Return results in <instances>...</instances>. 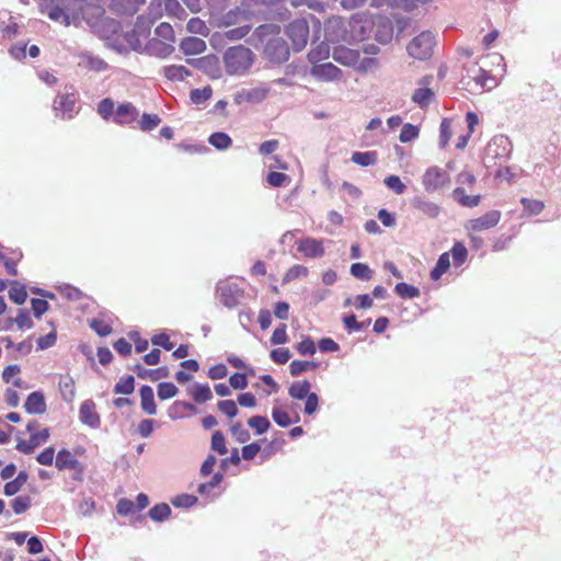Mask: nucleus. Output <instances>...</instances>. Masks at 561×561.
Returning <instances> with one entry per match:
<instances>
[{
  "label": "nucleus",
  "instance_id": "42",
  "mask_svg": "<svg viewBox=\"0 0 561 561\" xmlns=\"http://www.w3.org/2000/svg\"><path fill=\"white\" fill-rule=\"evenodd\" d=\"M350 272L352 276L359 280H369L373 277V270L362 262H356L351 265Z\"/></svg>",
  "mask_w": 561,
  "mask_h": 561
},
{
  "label": "nucleus",
  "instance_id": "15",
  "mask_svg": "<svg viewBox=\"0 0 561 561\" xmlns=\"http://www.w3.org/2000/svg\"><path fill=\"white\" fill-rule=\"evenodd\" d=\"M270 92V88L266 85L255 87L252 89H242L234 95V102L241 104L242 102L248 103H261L263 102Z\"/></svg>",
  "mask_w": 561,
  "mask_h": 561
},
{
  "label": "nucleus",
  "instance_id": "40",
  "mask_svg": "<svg viewBox=\"0 0 561 561\" xmlns=\"http://www.w3.org/2000/svg\"><path fill=\"white\" fill-rule=\"evenodd\" d=\"M160 123L161 118L159 115L145 112L139 121V129L145 133H149L158 127Z\"/></svg>",
  "mask_w": 561,
  "mask_h": 561
},
{
  "label": "nucleus",
  "instance_id": "30",
  "mask_svg": "<svg viewBox=\"0 0 561 561\" xmlns=\"http://www.w3.org/2000/svg\"><path fill=\"white\" fill-rule=\"evenodd\" d=\"M208 142L219 151H225L232 146L231 137L225 131L211 133L208 137Z\"/></svg>",
  "mask_w": 561,
  "mask_h": 561
},
{
  "label": "nucleus",
  "instance_id": "50",
  "mask_svg": "<svg viewBox=\"0 0 561 561\" xmlns=\"http://www.w3.org/2000/svg\"><path fill=\"white\" fill-rule=\"evenodd\" d=\"M114 107V101L110 98H105L99 102L98 113L105 121H108L111 118L113 119V116L115 114Z\"/></svg>",
  "mask_w": 561,
  "mask_h": 561
},
{
  "label": "nucleus",
  "instance_id": "10",
  "mask_svg": "<svg viewBox=\"0 0 561 561\" xmlns=\"http://www.w3.org/2000/svg\"><path fill=\"white\" fill-rule=\"evenodd\" d=\"M325 39L331 43L350 42L348 22L341 18L330 20L324 27Z\"/></svg>",
  "mask_w": 561,
  "mask_h": 561
},
{
  "label": "nucleus",
  "instance_id": "32",
  "mask_svg": "<svg viewBox=\"0 0 561 561\" xmlns=\"http://www.w3.org/2000/svg\"><path fill=\"white\" fill-rule=\"evenodd\" d=\"M453 197L463 207H476L481 201L480 195H467L462 187H456L453 191Z\"/></svg>",
  "mask_w": 561,
  "mask_h": 561
},
{
  "label": "nucleus",
  "instance_id": "44",
  "mask_svg": "<svg viewBox=\"0 0 561 561\" xmlns=\"http://www.w3.org/2000/svg\"><path fill=\"white\" fill-rule=\"evenodd\" d=\"M213 95V89L210 85H206L202 89H193L190 92V100L193 104L199 105L209 100Z\"/></svg>",
  "mask_w": 561,
  "mask_h": 561
},
{
  "label": "nucleus",
  "instance_id": "45",
  "mask_svg": "<svg viewBox=\"0 0 561 561\" xmlns=\"http://www.w3.org/2000/svg\"><path fill=\"white\" fill-rule=\"evenodd\" d=\"M319 367V363L311 360H298L295 359L289 365V370L293 376H299L304 371L309 369H316Z\"/></svg>",
  "mask_w": 561,
  "mask_h": 561
},
{
  "label": "nucleus",
  "instance_id": "13",
  "mask_svg": "<svg viewBox=\"0 0 561 561\" xmlns=\"http://www.w3.org/2000/svg\"><path fill=\"white\" fill-rule=\"evenodd\" d=\"M309 73L318 81L332 82L342 77V70L332 62L313 65Z\"/></svg>",
  "mask_w": 561,
  "mask_h": 561
},
{
  "label": "nucleus",
  "instance_id": "59",
  "mask_svg": "<svg viewBox=\"0 0 561 561\" xmlns=\"http://www.w3.org/2000/svg\"><path fill=\"white\" fill-rule=\"evenodd\" d=\"M31 307L35 318L39 319L49 309V304L44 298H32Z\"/></svg>",
  "mask_w": 561,
  "mask_h": 561
},
{
  "label": "nucleus",
  "instance_id": "26",
  "mask_svg": "<svg viewBox=\"0 0 561 561\" xmlns=\"http://www.w3.org/2000/svg\"><path fill=\"white\" fill-rule=\"evenodd\" d=\"M162 73L169 81H173V82L183 81L187 77L192 76V71L182 65L164 66L162 68Z\"/></svg>",
  "mask_w": 561,
  "mask_h": 561
},
{
  "label": "nucleus",
  "instance_id": "22",
  "mask_svg": "<svg viewBox=\"0 0 561 561\" xmlns=\"http://www.w3.org/2000/svg\"><path fill=\"white\" fill-rule=\"evenodd\" d=\"M49 437L48 428H44L43 431L31 434L30 440H20L16 444V449L24 454H31L34 448H36L41 442H46Z\"/></svg>",
  "mask_w": 561,
  "mask_h": 561
},
{
  "label": "nucleus",
  "instance_id": "43",
  "mask_svg": "<svg viewBox=\"0 0 561 561\" xmlns=\"http://www.w3.org/2000/svg\"><path fill=\"white\" fill-rule=\"evenodd\" d=\"M450 254L453 256L454 265L459 267L467 261L468 250L462 242L457 241L450 249Z\"/></svg>",
  "mask_w": 561,
  "mask_h": 561
},
{
  "label": "nucleus",
  "instance_id": "46",
  "mask_svg": "<svg viewBox=\"0 0 561 561\" xmlns=\"http://www.w3.org/2000/svg\"><path fill=\"white\" fill-rule=\"evenodd\" d=\"M296 350L302 356H312L317 352V345L311 336L305 335L296 345Z\"/></svg>",
  "mask_w": 561,
  "mask_h": 561
},
{
  "label": "nucleus",
  "instance_id": "31",
  "mask_svg": "<svg viewBox=\"0 0 561 561\" xmlns=\"http://www.w3.org/2000/svg\"><path fill=\"white\" fill-rule=\"evenodd\" d=\"M450 267V256L448 252L442 253L435 266L432 268L430 276L432 280H438Z\"/></svg>",
  "mask_w": 561,
  "mask_h": 561
},
{
  "label": "nucleus",
  "instance_id": "61",
  "mask_svg": "<svg viewBox=\"0 0 561 561\" xmlns=\"http://www.w3.org/2000/svg\"><path fill=\"white\" fill-rule=\"evenodd\" d=\"M270 357L276 364H286L290 359L291 354L288 348L278 347L271 351Z\"/></svg>",
  "mask_w": 561,
  "mask_h": 561
},
{
  "label": "nucleus",
  "instance_id": "29",
  "mask_svg": "<svg viewBox=\"0 0 561 561\" xmlns=\"http://www.w3.org/2000/svg\"><path fill=\"white\" fill-rule=\"evenodd\" d=\"M9 298L18 306H22L27 299L26 286L19 280H11Z\"/></svg>",
  "mask_w": 561,
  "mask_h": 561
},
{
  "label": "nucleus",
  "instance_id": "24",
  "mask_svg": "<svg viewBox=\"0 0 561 561\" xmlns=\"http://www.w3.org/2000/svg\"><path fill=\"white\" fill-rule=\"evenodd\" d=\"M466 123L468 126V133L460 135L456 141V148L459 150H462L466 148V146L468 145V141L474 130V127L479 124L478 114L472 111L467 112L466 113Z\"/></svg>",
  "mask_w": 561,
  "mask_h": 561
},
{
  "label": "nucleus",
  "instance_id": "57",
  "mask_svg": "<svg viewBox=\"0 0 561 561\" xmlns=\"http://www.w3.org/2000/svg\"><path fill=\"white\" fill-rule=\"evenodd\" d=\"M248 424L257 434H263L270 428V421L265 416L255 415L249 419Z\"/></svg>",
  "mask_w": 561,
  "mask_h": 561
},
{
  "label": "nucleus",
  "instance_id": "56",
  "mask_svg": "<svg viewBox=\"0 0 561 561\" xmlns=\"http://www.w3.org/2000/svg\"><path fill=\"white\" fill-rule=\"evenodd\" d=\"M307 274L308 268L306 266L296 264L286 272L282 283L287 284L296 278L307 276Z\"/></svg>",
  "mask_w": 561,
  "mask_h": 561
},
{
  "label": "nucleus",
  "instance_id": "62",
  "mask_svg": "<svg viewBox=\"0 0 561 561\" xmlns=\"http://www.w3.org/2000/svg\"><path fill=\"white\" fill-rule=\"evenodd\" d=\"M151 343L156 346L162 347L165 351H172L174 348V343L170 341L169 335L164 332L154 334L151 337Z\"/></svg>",
  "mask_w": 561,
  "mask_h": 561
},
{
  "label": "nucleus",
  "instance_id": "35",
  "mask_svg": "<svg viewBox=\"0 0 561 561\" xmlns=\"http://www.w3.org/2000/svg\"><path fill=\"white\" fill-rule=\"evenodd\" d=\"M377 158L378 153L376 151H355L351 160L360 167H369L377 162Z\"/></svg>",
  "mask_w": 561,
  "mask_h": 561
},
{
  "label": "nucleus",
  "instance_id": "38",
  "mask_svg": "<svg viewBox=\"0 0 561 561\" xmlns=\"http://www.w3.org/2000/svg\"><path fill=\"white\" fill-rule=\"evenodd\" d=\"M433 98L434 92L430 88H417L412 94V101L421 108L427 107Z\"/></svg>",
  "mask_w": 561,
  "mask_h": 561
},
{
  "label": "nucleus",
  "instance_id": "55",
  "mask_svg": "<svg viewBox=\"0 0 561 561\" xmlns=\"http://www.w3.org/2000/svg\"><path fill=\"white\" fill-rule=\"evenodd\" d=\"M57 333L56 329L51 330L49 333L42 335L36 341V350L44 351L56 344Z\"/></svg>",
  "mask_w": 561,
  "mask_h": 561
},
{
  "label": "nucleus",
  "instance_id": "6",
  "mask_svg": "<svg viewBox=\"0 0 561 561\" xmlns=\"http://www.w3.org/2000/svg\"><path fill=\"white\" fill-rule=\"evenodd\" d=\"M285 33L291 41L293 50L299 53L308 44L310 26L306 19H296L285 27Z\"/></svg>",
  "mask_w": 561,
  "mask_h": 561
},
{
  "label": "nucleus",
  "instance_id": "20",
  "mask_svg": "<svg viewBox=\"0 0 561 561\" xmlns=\"http://www.w3.org/2000/svg\"><path fill=\"white\" fill-rule=\"evenodd\" d=\"M298 250L304 253L305 256L310 259L321 257L324 254L322 241L312 238H305L300 240Z\"/></svg>",
  "mask_w": 561,
  "mask_h": 561
},
{
  "label": "nucleus",
  "instance_id": "28",
  "mask_svg": "<svg viewBox=\"0 0 561 561\" xmlns=\"http://www.w3.org/2000/svg\"><path fill=\"white\" fill-rule=\"evenodd\" d=\"M28 413L42 414L46 411V403L42 392L35 391L31 393L24 404Z\"/></svg>",
  "mask_w": 561,
  "mask_h": 561
},
{
  "label": "nucleus",
  "instance_id": "39",
  "mask_svg": "<svg viewBox=\"0 0 561 561\" xmlns=\"http://www.w3.org/2000/svg\"><path fill=\"white\" fill-rule=\"evenodd\" d=\"M27 479L28 474L25 471H20L14 480L5 483L3 490L4 494L7 496H12L16 494L21 490V488L26 483Z\"/></svg>",
  "mask_w": 561,
  "mask_h": 561
},
{
  "label": "nucleus",
  "instance_id": "12",
  "mask_svg": "<svg viewBox=\"0 0 561 561\" xmlns=\"http://www.w3.org/2000/svg\"><path fill=\"white\" fill-rule=\"evenodd\" d=\"M373 36L379 44H389L393 38V23L391 19L385 15L374 16Z\"/></svg>",
  "mask_w": 561,
  "mask_h": 561
},
{
  "label": "nucleus",
  "instance_id": "58",
  "mask_svg": "<svg viewBox=\"0 0 561 561\" xmlns=\"http://www.w3.org/2000/svg\"><path fill=\"white\" fill-rule=\"evenodd\" d=\"M287 325L285 323H279L276 329L274 330L271 343L273 345H282L288 342V335H287Z\"/></svg>",
  "mask_w": 561,
  "mask_h": 561
},
{
  "label": "nucleus",
  "instance_id": "23",
  "mask_svg": "<svg viewBox=\"0 0 561 561\" xmlns=\"http://www.w3.org/2000/svg\"><path fill=\"white\" fill-rule=\"evenodd\" d=\"M180 49L184 55H197L206 49V43L202 38L188 36L181 41Z\"/></svg>",
  "mask_w": 561,
  "mask_h": 561
},
{
  "label": "nucleus",
  "instance_id": "16",
  "mask_svg": "<svg viewBox=\"0 0 561 561\" xmlns=\"http://www.w3.org/2000/svg\"><path fill=\"white\" fill-rule=\"evenodd\" d=\"M501 219L500 210H490L484 215L470 220L469 228L473 231H482L495 227Z\"/></svg>",
  "mask_w": 561,
  "mask_h": 561
},
{
  "label": "nucleus",
  "instance_id": "25",
  "mask_svg": "<svg viewBox=\"0 0 561 561\" xmlns=\"http://www.w3.org/2000/svg\"><path fill=\"white\" fill-rule=\"evenodd\" d=\"M80 58L84 64V67L90 71L103 72L108 68V64L104 59L99 56H94L90 51H82L80 54Z\"/></svg>",
  "mask_w": 561,
  "mask_h": 561
},
{
  "label": "nucleus",
  "instance_id": "21",
  "mask_svg": "<svg viewBox=\"0 0 561 561\" xmlns=\"http://www.w3.org/2000/svg\"><path fill=\"white\" fill-rule=\"evenodd\" d=\"M76 98L73 94L58 95L54 101V110L61 112L64 117L71 118L73 116Z\"/></svg>",
  "mask_w": 561,
  "mask_h": 561
},
{
  "label": "nucleus",
  "instance_id": "2",
  "mask_svg": "<svg viewBox=\"0 0 561 561\" xmlns=\"http://www.w3.org/2000/svg\"><path fill=\"white\" fill-rule=\"evenodd\" d=\"M222 59L229 76H243L253 65L254 54L244 45H237L229 47Z\"/></svg>",
  "mask_w": 561,
  "mask_h": 561
},
{
  "label": "nucleus",
  "instance_id": "63",
  "mask_svg": "<svg viewBox=\"0 0 561 561\" xmlns=\"http://www.w3.org/2000/svg\"><path fill=\"white\" fill-rule=\"evenodd\" d=\"M48 18L51 21H56V22L62 20V22L66 26L70 25L69 14L65 11V9H62L58 5H55L49 9Z\"/></svg>",
  "mask_w": 561,
  "mask_h": 561
},
{
  "label": "nucleus",
  "instance_id": "11",
  "mask_svg": "<svg viewBox=\"0 0 561 561\" xmlns=\"http://www.w3.org/2000/svg\"><path fill=\"white\" fill-rule=\"evenodd\" d=\"M488 151L492 153L494 158L506 162L511 159L513 145L507 136L496 135L490 140Z\"/></svg>",
  "mask_w": 561,
  "mask_h": 561
},
{
  "label": "nucleus",
  "instance_id": "53",
  "mask_svg": "<svg viewBox=\"0 0 561 561\" xmlns=\"http://www.w3.org/2000/svg\"><path fill=\"white\" fill-rule=\"evenodd\" d=\"M15 324L20 330L32 329L34 322L31 319L30 311L25 308L19 309L18 316L14 318Z\"/></svg>",
  "mask_w": 561,
  "mask_h": 561
},
{
  "label": "nucleus",
  "instance_id": "27",
  "mask_svg": "<svg viewBox=\"0 0 561 561\" xmlns=\"http://www.w3.org/2000/svg\"><path fill=\"white\" fill-rule=\"evenodd\" d=\"M142 21H144V16L142 15L137 16V20H136V23H135V27L131 31L126 32L124 34V39L126 41V43L129 45V47L134 51H144V47H142L141 41H140V37L142 35L138 31L140 28V23Z\"/></svg>",
  "mask_w": 561,
  "mask_h": 561
},
{
  "label": "nucleus",
  "instance_id": "14",
  "mask_svg": "<svg viewBox=\"0 0 561 561\" xmlns=\"http://www.w3.org/2000/svg\"><path fill=\"white\" fill-rule=\"evenodd\" d=\"M410 204L420 214L431 219L437 218L442 211V207L437 203L427 199L424 195H415Z\"/></svg>",
  "mask_w": 561,
  "mask_h": 561
},
{
  "label": "nucleus",
  "instance_id": "9",
  "mask_svg": "<svg viewBox=\"0 0 561 561\" xmlns=\"http://www.w3.org/2000/svg\"><path fill=\"white\" fill-rule=\"evenodd\" d=\"M187 64L195 69L203 71L213 79H217L221 75L219 58L215 54H209L199 58L187 59Z\"/></svg>",
  "mask_w": 561,
  "mask_h": 561
},
{
  "label": "nucleus",
  "instance_id": "41",
  "mask_svg": "<svg viewBox=\"0 0 561 561\" xmlns=\"http://www.w3.org/2000/svg\"><path fill=\"white\" fill-rule=\"evenodd\" d=\"M520 204L523 206L524 213H526L529 216L539 215L545 208L543 202H541L539 199L522 197Z\"/></svg>",
  "mask_w": 561,
  "mask_h": 561
},
{
  "label": "nucleus",
  "instance_id": "5",
  "mask_svg": "<svg viewBox=\"0 0 561 561\" xmlns=\"http://www.w3.org/2000/svg\"><path fill=\"white\" fill-rule=\"evenodd\" d=\"M374 15L356 13L348 21L350 42H364L371 37L374 31Z\"/></svg>",
  "mask_w": 561,
  "mask_h": 561
},
{
  "label": "nucleus",
  "instance_id": "4",
  "mask_svg": "<svg viewBox=\"0 0 561 561\" xmlns=\"http://www.w3.org/2000/svg\"><path fill=\"white\" fill-rule=\"evenodd\" d=\"M435 44V35L431 31H423L411 39L407 50L412 58L426 60L432 57Z\"/></svg>",
  "mask_w": 561,
  "mask_h": 561
},
{
  "label": "nucleus",
  "instance_id": "54",
  "mask_svg": "<svg viewBox=\"0 0 561 561\" xmlns=\"http://www.w3.org/2000/svg\"><path fill=\"white\" fill-rule=\"evenodd\" d=\"M383 183L389 190L393 191L398 195L403 194L407 188L400 176L394 174L386 176Z\"/></svg>",
  "mask_w": 561,
  "mask_h": 561
},
{
  "label": "nucleus",
  "instance_id": "64",
  "mask_svg": "<svg viewBox=\"0 0 561 561\" xmlns=\"http://www.w3.org/2000/svg\"><path fill=\"white\" fill-rule=\"evenodd\" d=\"M154 33L159 38L174 42V31H173L172 26L167 22L160 23L156 27Z\"/></svg>",
  "mask_w": 561,
  "mask_h": 561
},
{
  "label": "nucleus",
  "instance_id": "17",
  "mask_svg": "<svg viewBox=\"0 0 561 561\" xmlns=\"http://www.w3.org/2000/svg\"><path fill=\"white\" fill-rule=\"evenodd\" d=\"M144 51L149 56L164 59L174 51V47L159 38H151L144 46Z\"/></svg>",
  "mask_w": 561,
  "mask_h": 561
},
{
  "label": "nucleus",
  "instance_id": "1",
  "mask_svg": "<svg viewBox=\"0 0 561 561\" xmlns=\"http://www.w3.org/2000/svg\"><path fill=\"white\" fill-rule=\"evenodd\" d=\"M275 28L278 27L273 24H264L256 27L254 33L263 43V58L274 66H280L289 59L290 48L286 39L278 34L267 37Z\"/></svg>",
  "mask_w": 561,
  "mask_h": 561
},
{
  "label": "nucleus",
  "instance_id": "18",
  "mask_svg": "<svg viewBox=\"0 0 561 561\" xmlns=\"http://www.w3.org/2000/svg\"><path fill=\"white\" fill-rule=\"evenodd\" d=\"M138 117V110L131 103H121L113 116V122L117 125H128Z\"/></svg>",
  "mask_w": 561,
  "mask_h": 561
},
{
  "label": "nucleus",
  "instance_id": "34",
  "mask_svg": "<svg viewBox=\"0 0 561 561\" xmlns=\"http://www.w3.org/2000/svg\"><path fill=\"white\" fill-rule=\"evenodd\" d=\"M394 293L402 299H414L421 295L419 287L404 282L396 284Z\"/></svg>",
  "mask_w": 561,
  "mask_h": 561
},
{
  "label": "nucleus",
  "instance_id": "36",
  "mask_svg": "<svg viewBox=\"0 0 561 561\" xmlns=\"http://www.w3.org/2000/svg\"><path fill=\"white\" fill-rule=\"evenodd\" d=\"M141 409L149 415L157 413L152 388H140Z\"/></svg>",
  "mask_w": 561,
  "mask_h": 561
},
{
  "label": "nucleus",
  "instance_id": "33",
  "mask_svg": "<svg viewBox=\"0 0 561 561\" xmlns=\"http://www.w3.org/2000/svg\"><path fill=\"white\" fill-rule=\"evenodd\" d=\"M330 48L329 45L324 42H321L316 47L311 48L307 55L308 61L312 65L320 64L321 60H324L329 57Z\"/></svg>",
  "mask_w": 561,
  "mask_h": 561
},
{
  "label": "nucleus",
  "instance_id": "52",
  "mask_svg": "<svg viewBox=\"0 0 561 561\" xmlns=\"http://www.w3.org/2000/svg\"><path fill=\"white\" fill-rule=\"evenodd\" d=\"M89 325L101 337L110 335L113 331L111 324L105 323L103 320L98 318L91 319Z\"/></svg>",
  "mask_w": 561,
  "mask_h": 561
},
{
  "label": "nucleus",
  "instance_id": "7",
  "mask_svg": "<svg viewBox=\"0 0 561 561\" xmlns=\"http://www.w3.org/2000/svg\"><path fill=\"white\" fill-rule=\"evenodd\" d=\"M128 369L133 370L135 375L141 380L158 382L157 386H175L171 381L163 380L170 377V369L168 366L146 368L140 363H137L134 366H129Z\"/></svg>",
  "mask_w": 561,
  "mask_h": 561
},
{
  "label": "nucleus",
  "instance_id": "3",
  "mask_svg": "<svg viewBox=\"0 0 561 561\" xmlns=\"http://www.w3.org/2000/svg\"><path fill=\"white\" fill-rule=\"evenodd\" d=\"M244 289L230 278L218 280L215 287L216 298L228 309L237 308L244 298Z\"/></svg>",
  "mask_w": 561,
  "mask_h": 561
},
{
  "label": "nucleus",
  "instance_id": "48",
  "mask_svg": "<svg viewBox=\"0 0 561 561\" xmlns=\"http://www.w3.org/2000/svg\"><path fill=\"white\" fill-rule=\"evenodd\" d=\"M420 135V128L416 125H413L411 123L403 124L399 139L401 142H410L414 139H416Z\"/></svg>",
  "mask_w": 561,
  "mask_h": 561
},
{
  "label": "nucleus",
  "instance_id": "19",
  "mask_svg": "<svg viewBox=\"0 0 561 561\" xmlns=\"http://www.w3.org/2000/svg\"><path fill=\"white\" fill-rule=\"evenodd\" d=\"M80 421L92 427L96 428L101 424L100 415L95 411V404L92 400H84L79 410Z\"/></svg>",
  "mask_w": 561,
  "mask_h": 561
},
{
  "label": "nucleus",
  "instance_id": "60",
  "mask_svg": "<svg viewBox=\"0 0 561 561\" xmlns=\"http://www.w3.org/2000/svg\"><path fill=\"white\" fill-rule=\"evenodd\" d=\"M251 31L250 25H241L225 32V37L229 41H239L244 38Z\"/></svg>",
  "mask_w": 561,
  "mask_h": 561
},
{
  "label": "nucleus",
  "instance_id": "37",
  "mask_svg": "<svg viewBox=\"0 0 561 561\" xmlns=\"http://www.w3.org/2000/svg\"><path fill=\"white\" fill-rule=\"evenodd\" d=\"M78 460L71 455L70 451L62 449L57 454L56 457V467L59 470L64 469H76L78 466Z\"/></svg>",
  "mask_w": 561,
  "mask_h": 561
},
{
  "label": "nucleus",
  "instance_id": "47",
  "mask_svg": "<svg viewBox=\"0 0 561 561\" xmlns=\"http://www.w3.org/2000/svg\"><path fill=\"white\" fill-rule=\"evenodd\" d=\"M171 514V508L168 504L161 503L157 504L149 511V517L154 522H163Z\"/></svg>",
  "mask_w": 561,
  "mask_h": 561
},
{
  "label": "nucleus",
  "instance_id": "51",
  "mask_svg": "<svg viewBox=\"0 0 561 561\" xmlns=\"http://www.w3.org/2000/svg\"><path fill=\"white\" fill-rule=\"evenodd\" d=\"M451 137V123L448 118H443L439 125V140L438 146L445 149Z\"/></svg>",
  "mask_w": 561,
  "mask_h": 561
},
{
  "label": "nucleus",
  "instance_id": "8",
  "mask_svg": "<svg viewBox=\"0 0 561 561\" xmlns=\"http://www.w3.org/2000/svg\"><path fill=\"white\" fill-rule=\"evenodd\" d=\"M449 183V174L443 169L430 167L422 176V185L426 193L433 194Z\"/></svg>",
  "mask_w": 561,
  "mask_h": 561
},
{
  "label": "nucleus",
  "instance_id": "49",
  "mask_svg": "<svg viewBox=\"0 0 561 561\" xmlns=\"http://www.w3.org/2000/svg\"><path fill=\"white\" fill-rule=\"evenodd\" d=\"M342 323L348 334L364 330V325L360 323V321H357V318L354 313L343 314Z\"/></svg>",
  "mask_w": 561,
  "mask_h": 561
}]
</instances>
